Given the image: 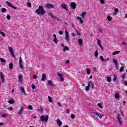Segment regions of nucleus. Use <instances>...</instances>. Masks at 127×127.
Wrapping results in <instances>:
<instances>
[{
	"label": "nucleus",
	"mask_w": 127,
	"mask_h": 127,
	"mask_svg": "<svg viewBox=\"0 0 127 127\" xmlns=\"http://www.w3.org/2000/svg\"><path fill=\"white\" fill-rule=\"evenodd\" d=\"M70 118H71V119H74L75 118V115L74 114H71L70 115Z\"/></svg>",
	"instance_id": "48"
},
{
	"label": "nucleus",
	"mask_w": 127,
	"mask_h": 127,
	"mask_svg": "<svg viewBox=\"0 0 127 127\" xmlns=\"http://www.w3.org/2000/svg\"><path fill=\"white\" fill-rule=\"evenodd\" d=\"M48 99L50 103H52V98L50 96H48Z\"/></svg>",
	"instance_id": "32"
},
{
	"label": "nucleus",
	"mask_w": 127,
	"mask_h": 127,
	"mask_svg": "<svg viewBox=\"0 0 127 127\" xmlns=\"http://www.w3.org/2000/svg\"><path fill=\"white\" fill-rule=\"evenodd\" d=\"M58 76L60 77V79L62 82H64V77H63V75H62L61 73L58 72Z\"/></svg>",
	"instance_id": "11"
},
{
	"label": "nucleus",
	"mask_w": 127,
	"mask_h": 127,
	"mask_svg": "<svg viewBox=\"0 0 127 127\" xmlns=\"http://www.w3.org/2000/svg\"><path fill=\"white\" fill-rule=\"evenodd\" d=\"M123 45H125V46H127V43L123 42H122Z\"/></svg>",
	"instance_id": "56"
},
{
	"label": "nucleus",
	"mask_w": 127,
	"mask_h": 127,
	"mask_svg": "<svg viewBox=\"0 0 127 127\" xmlns=\"http://www.w3.org/2000/svg\"><path fill=\"white\" fill-rule=\"evenodd\" d=\"M20 90H21L22 93H24V94H25V95H26V93H25V91L24 90V88H23V87L21 86Z\"/></svg>",
	"instance_id": "20"
},
{
	"label": "nucleus",
	"mask_w": 127,
	"mask_h": 127,
	"mask_svg": "<svg viewBox=\"0 0 127 127\" xmlns=\"http://www.w3.org/2000/svg\"><path fill=\"white\" fill-rule=\"evenodd\" d=\"M46 80V75L45 74H42V77L41 78V81H45Z\"/></svg>",
	"instance_id": "16"
},
{
	"label": "nucleus",
	"mask_w": 127,
	"mask_h": 127,
	"mask_svg": "<svg viewBox=\"0 0 127 127\" xmlns=\"http://www.w3.org/2000/svg\"><path fill=\"white\" fill-rule=\"evenodd\" d=\"M113 63L115 64L116 67H118V61L117 60L113 59Z\"/></svg>",
	"instance_id": "19"
},
{
	"label": "nucleus",
	"mask_w": 127,
	"mask_h": 127,
	"mask_svg": "<svg viewBox=\"0 0 127 127\" xmlns=\"http://www.w3.org/2000/svg\"><path fill=\"white\" fill-rule=\"evenodd\" d=\"M98 55H99V53H98V51H96L94 53V56L95 58H98Z\"/></svg>",
	"instance_id": "23"
},
{
	"label": "nucleus",
	"mask_w": 127,
	"mask_h": 127,
	"mask_svg": "<svg viewBox=\"0 0 127 127\" xmlns=\"http://www.w3.org/2000/svg\"><path fill=\"white\" fill-rule=\"evenodd\" d=\"M100 0V3L102 4H104L105 3V1H104V0Z\"/></svg>",
	"instance_id": "50"
},
{
	"label": "nucleus",
	"mask_w": 127,
	"mask_h": 127,
	"mask_svg": "<svg viewBox=\"0 0 127 127\" xmlns=\"http://www.w3.org/2000/svg\"><path fill=\"white\" fill-rule=\"evenodd\" d=\"M76 6L77 4L74 2H71L70 4V6L71 7V8H73V9H75Z\"/></svg>",
	"instance_id": "12"
},
{
	"label": "nucleus",
	"mask_w": 127,
	"mask_h": 127,
	"mask_svg": "<svg viewBox=\"0 0 127 127\" xmlns=\"http://www.w3.org/2000/svg\"><path fill=\"white\" fill-rule=\"evenodd\" d=\"M86 72H87V75H90V74H91V71L89 68H87L86 69Z\"/></svg>",
	"instance_id": "29"
},
{
	"label": "nucleus",
	"mask_w": 127,
	"mask_h": 127,
	"mask_svg": "<svg viewBox=\"0 0 127 127\" xmlns=\"http://www.w3.org/2000/svg\"><path fill=\"white\" fill-rule=\"evenodd\" d=\"M8 49H9V52H10L11 53V55L12 57H13L14 59H15V56H14V54L13 52V49H12V48L11 47H8Z\"/></svg>",
	"instance_id": "6"
},
{
	"label": "nucleus",
	"mask_w": 127,
	"mask_h": 127,
	"mask_svg": "<svg viewBox=\"0 0 127 127\" xmlns=\"http://www.w3.org/2000/svg\"><path fill=\"white\" fill-rule=\"evenodd\" d=\"M28 7H30L31 6V3L28 2Z\"/></svg>",
	"instance_id": "55"
},
{
	"label": "nucleus",
	"mask_w": 127,
	"mask_h": 127,
	"mask_svg": "<svg viewBox=\"0 0 127 127\" xmlns=\"http://www.w3.org/2000/svg\"><path fill=\"white\" fill-rule=\"evenodd\" d=\"M122 77L123 78V79H126V76H125V74H123L122 75Z\"/></svg>",
	"instance_id": "61"
},
{
	"label": "nucleus",
	"mask_w": 127,
	"mask_h": 127,
	"mask_svg": "<svg viewBox=\"0 0 127 127\" xmlns=\"http://www.w3.org/2000/svg\"><path fill=\"white\" fill-rule=\"evenodd\" d=\"M76 32L77 35H81V34H80V33H79L78 30H76Z\"/></svg>",
	"instance_id": "53"
},
{
	"label": "nucleus",
	"mask_w": 127,
	"mask_h": 127,
	"mask_svg": "<svg viewBox=\"0 0 127 127\" xmlns=\"http://www.w3.org/2000/svg\"><path fill=\"white\" fill-rule=\"evenodd\" d=\"M18 80H19V82H20V83H21V82H22V75L21 74L19 75Z\"/></svg>",
	"instance_id": "17"
},
{
	"label": "nucleus",
	"mask_w": 127,
	"mask_h": 127,
	"mask_svg": "<svg viewBox=\"0 0 127 127\" xmlns=\"http://www.w3.org/2000/svg\"><path fill=\"white\" fill-rule=\"evenodd\" d=\"M59 33L60 34V35H63V31H60Z\"/></svg>",
	"instance_id": "52"
},
{
	"label": "nucleus",
	"mask_w": 127,
	"mask_h": 127,
	"mask_svg": "<svg viewBox=\"0 0 127 127\" xmlns=\"http://www.w3.org/2000/svg\"><path fill=\"white\" fill-rule=\"evenodd\" d=\"M117 118L120 125H122L123 124V122L122 121V117H121V115L118 114Z\"/></svg>",
	"instance_id": "8"
},
{
	"label": "nucleus",
	"mask_w": 127,
	"mask_h": 127,
	"mask_svg": "<svg viewBox=\"0 0 127 127\" xmlns=\"http://www.w3.org/2000/svg\"><path fill=\"white\" fill-rule=\"evenodd\" d=\"M88 87L90 88L91 87V85H93V82L92 81H88Z\"/></svg>",
	"instance_id": "26"
},
{
	"label": "nucleus",
	"mask_w": 127,
	"mask_h": 127,
	"mask_svg": "<svg viewBox=\"0 0 127 127\" xmlns=\"http://www.w3.org/2000/svg\"><path fill=\"white\" fill-rule=\"evenodd\" d=\"M115 99H120V94L119 93H116L115 95Z\"/></svg>",
	"instance_id": "21"
},
{
	"label": "nucleus",
	"mask_w": 127,
	"mask_h": 127,
	"mask_svg": "<svg viewBox=\"0 0 127 127\" xmlns=\"http://www.w3.org/2000/svg\"><path fill=\"white\" fill-rule=\"evenodd\" d=\"M57 19L58 21H59L60 22H62V20L61 19H59V18H58Z\"/></svg>",
	"instance_id": "63"
},
{
	"label": "nucleus",
	"mask_w": 127,
	"mask_h": 127,
	"mask_svg": "<svg viewBox=\"0 0 127 127\" xmlns=\"http://www.w3.org/2000/svg\"><path fill=\"white\" fill-rule=\"evenodd\" d=\"M28 108H29V110H32V109H33V107L31 105H29Z\"/></svg>",
	"instance_id": "54"
},
{
	"label": "nucleus",
	"mask_w": 127,
	"mask_h": 127,
	"mask_svg": "<svg viewBox=\"0 0 127 127\" xmlns=\"http://www.w3.org/2000/svg\"><path fill=\"white\" fill-rule=\"evenodd\" d=\"M1 117H2V118H6L7 117V115H6V114H3L1 115Z\"/></svg>",
	"instance_id": "51"
},
{
	"label": "nucleus",
	"mask_w": 127,
	"mask_h": 127,
	"mask_svg": "<svg viewBox=\"0 0 127 127\" xmlns=\"http://www.w3.org/2000/svg\"><path fill=\"white\" fill-rule=\"evenodd\" d=\"M36 13L39 15H44L46 13V11L44 9L43 6L40 5L39 6L38 8L35 11Z\"/></svg>",
	"instance_id": "1"
},
{
	"label": "nucleus",
	"mask_w": 127,
	"mask_h": 127,
	"mask_svg": "<svg viewBox=\"0 0 127 127\" xmlns=\"http://www.w3.org/2000/svg\"><path fill=\"white\" fill-rule=\"evenodd\" d=\"M49 15H50V16L52 18H53L54 17V16H53V14H52V13H50L49 14Z\"/></svg>",
	"instance_id": "44"
},
{
	"label": "nucleus",
	"mask_w": 127,
	"mask_h": 127,
	"mask_svg": "<svg viewBox=\"0 0 127 127\" xmlns=\"http://www.w3.org/2000/svg\"><path fill=\"white\" fill-rule=\"evenodd\" d=\"M69 50V48L68 47H64V48L63 49L64 51H68Z\"/></svg>",
	"instance_id": "28"
},
{
	"label": "nucleus",
	"mask_w": 127,
	"mask_h": 127,
	"mask_svg": "<svg viewBox=\"0 0 127 127\" xmlns=\"http://www.w3.org/2000/svg\"><path fill=\"white\" fill-rule=\"evenodd\" d=\"M20 68L21 69H23L24 67H23V65H22V64H20Z\"/></svg>",
	"instance_id": "46"
},
{
	"label": "nucleus",
	"mask_w": 127,
	"mask_h": 127,
	"mask_svg": "<svg viewBox=\"0 0 127 127\" xmlns=\"http://www.w3.org/2000/svg\"><path fill=\"white\" fill-rule=\"evenodd\" d=\"M92 114L94 115L95 119H98V118H99V119H102L103 117H104V115H101L99 112H97L96 110H94L92 112Z\"/></svg>",
	"instance_id": "2"
},
{
	"label": "nucleus",
	"mask_w": 127,
	"mask_h": 127,
	"mask_svg": "<svg viewBox=\"0 0 127 127\" xmlns=\"http://www.w3.org/2000/svg\"><path fill=\"white\" fill-rule=\"evenodd\" d=\"M1 11L3 13H4V12L6 11V9H5V8H2Z\"/></svg>",
	"instance_id": "38"
},
{
	"label": "nucleus",
	"mask_w": 127,
	"mask_h": 127,
	"mask_svg": "<svg viewBox=\"0 0 127 127\" xmlns=\"http://www.w3.org/2000/svg\"><path fill=\"white\" fill-rule=\"evenodd\" d=\"M108 82H111V78L110 77H107Z\"/></svg>",
	"instance_id": "45"
},
{
	"label": "nucleus",
	"mask_w": 127,
	"mask_h": 127,
	"mask_svg": "<svg viewBox=\"0 0 127 127\" xmlns=\"http://www.w3.org/2000/svg\"><path fill=\"white\" fill-rule=\"evenodd\" d=\"M6 18H7V19H8V20H9V19H10V15H7Z\"/></svg>",
	"instance_id": "49"
},
{
	"label": "nucleus",
	"mask_w": 127,
	"mask_h": 127,
	"mask_svg": "<svg viewBox=\"0 0 127 127\" xmlns=\"http://www.w3.org/2000/svg\"><path fill=\"white\" fill-rule=\"evenodd\" d=\"M9 69H12V68H13V64H12V63H10L9 65Z\"/></svg>",
	"instance_id": "27"
},
{
	"label": "nucleus",
	"mask_w": 127,
	"mask_h": 127,
	"mask_svg": "<svg viewBox=\"0 0 127 127\" xmlns=\"http://www.w3.org/2000/svg\"><path fill=\"white\" fill-rule=\"evenodd\" d=\"M23 110H24V108H23L22 106H21L20 110L18 112V114L19 115V116L23 114Z\"/></svg>",
	"instance_id": "9"
},
{
	"label": "nucleus",
	"mask_w": 127,
	"mask_h": 127,
	"mask_svg": "<svg viewBox=\"0 0 127 127\" xmlns=\"http://www.w3.org/2000/svg\"><path fill=\"white\" fill-rule=\"evenodd\" d=\"M58 105H59V107H62V104L60 102H58Z\"/></svg>",
	"instance_id": "60"
},
{
	"label": "nucleus",
	"mask_w": 127,
	"mask_h": 127,
	"mask_svg": "<svg viewBox=\"0 0 127 127\" xmlns=\"http://www.w3.org/2000/svg\"><path fill=\"white\" fill-rule=\"evenodd\" d=\"M77 19H79L80 20V23L81 24H83V23H84V21H83V20H82L81 18L80 17H76Z\"/></svg>",
	"instance_id": "18"
},
{
	"label": "nucleus",
	"mask_w": 127,
	"mask_h": 127,
	"mask_svg": "<svg viewBox=\"0 0 127 127\" xmlns=\"http://www.w3.org/2000/svg\"><path fill=\"white\" fill-rule=\"evenodd\" d=\"M100 59L103 62L106 61V60L104 59V57L102 56H100Z\"/></svg>",
	"instance_id": "34"
},
{
	"label": "nucleus",
	"mask_w": 127,
	"mask_h": 127,
	"mask_svg": "<svg viewBox=\"0 0 127 127\" xmlns=\"http://www.w3.org/2000/svg\"><path fill=\"white\" fill-rule=\"evenodd\" d=\"M19 64H21L22 63V59H21V57L19 58Z\"/></svg>",
	"instance_id": "41"
},
{
	"label": "nucleus",
	"mask_w": 127,
	"mask_h": 127,
	"mask_svg": "<svg viewBox=\"0 0 127 127\" xmlns=\"http://www.w3.org/2000/svg\"><path fill=\"white\" fill-rule=\"evenodd\" d=\"M54 42H55V43H56V44H57V43H58V40L57 38H55L54 39Z\"/></svg>",
	"instance_id": "33"
},
{
	"label": "nucleus",
	"mask_w": 127,
	"mask_h": 127,
	"mask_svg": "<svg viewBox=\"0 0 127 127\" xmlns=\"http://www.w3.org/2000/svg\"><path fill=\"white\" fill-rule=\"evenodd\" d=\"M78 43L79 45H82V44H83V40H82V39H79Z\"/></svg>",
	"instance_id": "22"
},
{
	"label": "nucleus",
	"mask_w": 127,
	"mask_h": 127,
	"mask_svg": "<svg viewBox=\"0 0 127 127\" xmlns=\"http://www.w3.org/2000/svg\"><path fill=\"white\" fill-rule=\"evenodd\" d=\"M85 90H86V91H89V90H90V88H89V87H88V86H86V87H85Z\"/></svg>",
	"instance_id": "57"
},
{
	"label": "nucleus",
	"mask_w": 127,
	"mask_h": 127,
	"mask_svg": "<svg viewBox=\"0 0 127 127\" xmlns=\"http://www.w3.org/2000/svg\"><path fill=\"white\" fill-rule=\"evenodd\" d=\"M49 118V116L48 115H46L45 117H44L43 116H42L40 117V121L41 122H47Z\"/></svg>",
	"instance_id": "4"
},
{
	"label": "nucleus",
	"mask_w": 127,
	"mask_h": 127,
	"mask_svg": "<svg viewBox=\"0 0 127 127\" xmlns=\"http://www.w3.org/2000/svg\"><path fill=\"white\" fill-rule=\"evenodd\" d=\"M98 32H99V33H100V34H101L103 33V30H102L101 29H99Z\"/></svg>",
	"instance_id": "42"
},
{
	"label": "nucleus",
	"mask_w": 127,
	"mask_h": 127,
	"mask_svg": "<svg viewBox=\"0 0 127 127\" xmlns=\"http://www.w3.org/2000/svg\"><path fill=\"white\" fill-rule=\"evenodd\" d=\"M124 70H125V67L124 66H122L120 68V72H124Z\"/></svg>",
	"instance_id": "35"
},
{
	"label": "nucleus",
	"mask_w": 127,
	"mask_h": 127,
	"mask_svg": "<svg viewBox=\"0 0 127 127\" xmlns=\"http://www.w3.org/2000/svg\"><path fill=\"white\" fill-rule=\"evenodd\" d=\"M0 34H1L2 36H3V37H5V34H4V33L2 32L1 30H0Z\"/></svg>",
	"instance_id": "31"
},
{
	"label": "nucleus",
	"mask_w": 127,
	"mask_h": 127,
	"mask_svg": "<svg viewBox=\"0 0 127 127\" xmlns=\"http://www.w3.org/2000/svg\"><path fill=\"white\" fill-rule=\"evenodd\" d=\"M8 103L9 104H13L14 103V100H9V101H8Z\"/></svg>",
	"instance_id": "30"
},
{
	"label": "nucleus",
	"mask_w": 127,
	"mask_h": 127,
	"mask_svg": "<svg viewBox=\"0 0 127 127\" xmlns=\"http://www.w3.org/2000/svg\"><path fill=\"white\" fill-rule=\"evenodd\" d=\"M61 6V7H62V8H64V9H65V10H66V11H69V10L68 9V8L67 7V5H66L65 3H63Z\"/></svg>",
	"instance_id": "10"
},
{
	"label": "nucleus",
	"mask_w": 127,
	"mask_h": 127,
	"mask_svg": "<svg viewBox=\"0 0 127 127\" xmlns=\"http://www.w3.org/2000/svg\"><path fill=\"white\" fill-rule=\"evenodd\" d=\"M48 85L51 87L54 86V83H53V82L51 80H48Z\"/></svg>",
	"instance_id": "13"
},
{
	"label": "nucleus",
	"mask_w": 127,
	"mask_h": 127,
	"mask_svg": "<svg viewBox=\"0 0 127 127\" xmlns=\"http://www.w3.org/2000/svg\"><path fill=\"white\" fill-rule=\"evenodd\" d=\"M65 40L66 42H69L70 41V36H69V32L67 30L65 31Z\"/></svg>",
	"instance_id": "3"
},
{
	"label": "nucleus",
	"mask_w": 127,
	"mask_h": 127,
	"mask_svg": "<svg viewBox=\"0 0 127 127\" xmlns=\"http://www.w3.org/2000/svg\"><path fill=\"white\" fill-rule=\"evenodd\" d=\"M6 3L10 7H12V8H13L14 9H17V7L13 6V5H12V4H11V3L9 2L8 1H6Z\"/></svg>",
	"instance_id": "7"
},
{
	"label": "nucleus",
	"mask_w": 127,
	"mask_h": 127,
	"mask_svg": "<svg viewBox=\"0 0 127 127\" xmlns=\"http://www.w3.org/2000/svg\"><path fill=\"white\" fill-rule=\"evenodd\" d=\"M57 123L58 125H59V127H61V126H62V122H61L60 119H58L57 120Z\"/></svg>",
	"instance_id": "14"
},
{
	"label": "nucleus",
	"mask_w": 127,
	"mask_h": 127,
	"mask_svg": "<svg viewBox=\"0 0 127 127\" xmlns=\"http://www.w3.org/2000/svg\"><path fill=\"white\" fill-rule=\"evenodd\" d=\"M97 106L100 108V109H103V106H102V104H101V103H98L97 104Z\"/></svg>",
	"instance_id": "40"
},
{
	"label": "nucleus",
	"mask_w": 127,
	"mask_h": 127,
	"mask_svg": "<svg viewBox=\"0 0 127 127\" xmlns=\"http://www.w3.org/2000/svg\"><path fill=\"white\" fill-rule=\"evenodd\" d=\"M124 84L125 86H127V81H126Z\"/></svg>",
	"instance_id": "64"
},
{
	"label": "nucleus",
	"mask_w": 127,
	"mask_h": 127,
	"mask_svg": "<svg viewBox=\"0 0 127 127\" xmlns=\"http://www.w3.org/2000/svg\"><path fill=\"white\" fill-rule=\"evenodd\" d=\"M99 47L100 48H101V50H104V47H102V46H101V45H100V46H99Z\"/></svg>",
	"instance_id": "58"
},
{
	"label": "nucleus",
	"mask_w": 127,
	"mask_h": 127,
	"mask_svg": "<svg viewBox=\"0 0 127 127\" xmlns=\"http://www.w3.org/2000/svg\"><path fill=\"white\" fill-rule=\"evenodd\" d=\"M45 7H46V8H48V9H50L51 8H54L55 6H54V5L52 4L47 3L45 5Z\"/></svg>",
	"instance_id": "5"
},
{
	"label": "nucleus",
	"mask_w": 127,
	"mask_h": 127,
	"mask_svg": "<svg viewBox=\"0 0 127 127\" xmlns=\"http://www.w3.org/2000/svg\"><path fill=\"white\" fill-rule=\"evenodd\" d=\"M97 44L100 46L101 45V41L100 40H97Z\"/></svg>",
	"instance_id": "43"
},
{
	"label": "nucleus",
	"mask_w": 127,
	"mask_h": 127,
	"mask_svg": "<svg viewBox=\"0 0 127 127\" xmlns=\"http://www.w3.org/2000/svg\"><path fill=\"white\" fill-rule=\"evenodd\" d=\"M0 76L1 77V79H4V75L2 74V72H0Z\"/></svg>",
	"instance_id": "25"
},
{
	"label": "nucleus",
	"mask_w": 127,
	"mask_h": 127,
	"mask_svg": "<svg viewBox=\"0 0 127 127\" xmlns=\"http://www.w3.org/2000/svg\"><path fill=\"white\" fill-rule=\"evenodd\" d=\"M33 78L34 79H37V76L36 75H34Z\"/></svg>",
	"instance_id": "62"
},
{
	"label": "nucleus",
	"mask_w": 127,
	"mask_h": 127,
	"mask_svg": "<svg viewBox=\"0 0 127 127\" xmlns=\"http://www.w3.org/2000/svg\"><path fill=\"white\" fill-rule=\"evenodd\" d=\"M121 52L120 51H115V52H114L113 53H112V55H117V54H119V53H120Z\"/></svg>",
	"instance_id": "24"
},
{
	"label": "nucleus",
	"mask_w": 127,
	"mask_h": 127,
	"mask_svg": "<svg viewBox=\"0 0 127 127\" xmlns=\"http://www.w3.org/2000/svg\"><path fill=\"white\" fill-rule=\"evenodd\" d=\"M66 114H69L70 113V110H69V109H67L66 110Z\"/></svg>",
	"instance_id": "47"
},
{
	"label": "nucleus",
	"mask_w": 127,
	"mask_h": 127,
	"mask_svg": "<svg viewBox=\"0 0 127 127\" xmlns=\"http://www.w3.org/2000/svg\"><path fill=\"white\" fill-rule=\"evenodd\" d=\"M31 87L33 90H35V89H36V86H35V85L34 84H32Z\"/></svg>",
	"instance_id": "37"
},
{
	"label": "nucleus",
	"mask_w": 127,
	"mask_h": 127,
	"mask_svg": "<svg viewBox=\"0 0 127 127\" xmlns=\"http://www.w3.org/2000/svg\"><path fill=\"white\" fill-rule=\"evenodd\" d=\"M107 19L108 21H111V20H112V18L111 17V16H108L107 17Z\"/></svg>",
	"instance_id": "39"
},
{
	"label": "nucleus",
	"mask_w": 127,
	"mask_h": 127,
	"mask_svg": "<svg viewBox=\"0 0 127 127\" xmlns=\"http://www.w3.org/2000/svg\"><path fill=\"white\" fill-rule=\"evenodd\" d=\"M0 60L2 63H5V60H4V59L1 58H0Z\"/></svg>",
	"instance_id": "36"
},
{
	"label": "nucleus",
	"mask_w": 127,
	"mask_h": 127,
	"mask_svg": "<svg viewBox=\"0 0 127 127\" xmlns=\"http://www.w3.org/2000/svg\"><path fill=\"white\" fill-rule=\"evenodd\" d=\"M115 12H118L119 11V9L118 8H115V9L114 10Z\"/></svg>",
	"instance_id": "59"
},
{
	"label": "nucleus",
	"mask_w": 127,
	"mask_h": 127,
	"mask_svg": "<svg viewBox=\"0 0 127 127\" xmlns=\"http://www.w3.org/2000/svg\"><path fill=\"white\" fill-rule=\"evenodd\" d=\"M86 15V12H83L81 14H80V16L83 18V19H86V17L85 16Z\"/></svg>",
	"instance_id": "15"
}]
</instances>
